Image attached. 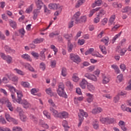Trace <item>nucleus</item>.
<instances>
[{
    "instance_id": "7",
    "label": "nucleus",
    "mask_w": 131,
    "mask_h": 131,
    "mask_svg": "<svg viewBox=\"0 0 131 131\" xmlns=\"http://www.w3.org/2000/svg\"><path fill=\"white\" fill-rule=\"evenodd\" d=\"M85 77H86L88 79H91V80H93V81H97L98 80V79H97V77L94 75H92L90 73H86L84 75Z\"/></svg>"
},
{
    "instance_id": "1",
    "label": "nucleus",
    "mask_w": 131,
    "mask_h": 131,
    "mask_svg": "<svg viewBox=\"0 0 131 131\" xmlns=\"http://www.w3.org/2000/svg\"><path fill=\"white\" fill-rule=\"evenodd\" d=\"M50 110L53 113V116L56 118H68V113L66 112H62L58 113L57 110H55L54 107H50Z\"/></svg>"
},
{
    "instance_id": "41",
    "label": "nucleus",
    "mask_w": 131,
    "mask_h": 131,
    "mask_svg": "<svg viewBox=\"0 0 131 131\" xmlns=\"http://www.w3.org/2000/svg\"><path fill=\"white\" fill-rule=\"evenodd\" d=\"M33 8V5L32 4L29 8H28L26 10V13L27 14H30V12L32 11V9Z\"/></svg>"
},
{
    "instance_id": "34",
    "label": "nucleus",
    "mask_w": 131,
    "mask_h": 131,
    "mask_svg": "<svg viewBox=\"0 0 131 131\" xmlns=\"http://www.w3.org/2000/svg\"><path fill=\"white\" fill-rule=\"evenodd\" d=\"M122 33V31H121L119 34L116 35L112 39V43H114V42H115V41L116 40V39H117V38H118V37H119V36H120V35H121V34Z\"/></svg>"
},
{
    "instance_id": "52",
    "label": "nucleus",
    "mask_w": 131,
    "mask_h": 131,
    "mask_svg": "<svg viewBox=\"0 0 131 131\" xmlns=\"http://www.w3.org/2000/svg\"><path fill=\"white\" fill-rule=\"evenodd\" d=\"M21 84L24 88H29L30 84L28 82H21Z\"/></svg>"
},
{
    "instance_id": "30",
    "label": "nucleus",
    "mask_w": 131,
    "mask_h": 131,
    "mask_svg": "<svg viewBox=\"0 0 131 131\" xmlns=\"http://www.w3.org/2000/svg\"><path fill=\"white\" fill-rule=\"evenodd\" d=\"M101 41L104 43L105 46H108V42H109V38L108 37H105L103 38Z\"/></svg>"
},
{
    "instance_id": "63",
    "label": "nucleus",
    "mask_w": 131,
    "mask_h": 131,
    "mask_svg": "<svg viewBox=\"0 0 131 131\" xmlns=\"http://www.w3.org/2000/svg\"><path fill=\"white\" fill-rule=\"evenodd\" d=\"M100 120L102 123H107V118H100Z\"/></svg>"
},
{
    "instance_id": "33",
    "label": "nucleus",
    "mask_w": 131,
    "mask_h": 131,
    "mask_svg": "<svg viewBox=\"0 0 131 131\" xmlns=\"http://www.w3.org/2000/svg\"><path fill=\"white\" fill-rule=\"evenodd\" d=\"M106 14V11H105L104 10L102 9L99 11V12L98 14L97 15L98 17H99L100 18H102L104 15Z\"/></svg>"
},
{
    "instance_id": "48",
    "label": "nucleus",
    "mask_w": 131,
    "mask_h": 131,
    "mask_svg": "<svg viewBox=\"0 0 131 131\" xmlns=\"http://www.w3.org/2000/svg\"><path fill=\"white\" fill-rule=\"evenodd\" d=\"M8 102V99L5 98H0V103L4 105V104H6Z\"/></svg>"
},
{
    "instance_id": "49",
    "label": "nucleus",
    "mask_w": 131,
    "mask_h": 131,
    "mask_svg": "<svg viewBox=\"0 0 131 131\" xmlns=\"http://www.w3.org/2000/svg\"><path fill=\"white\" fill-rule=\"evenodd\" d=\"M31 119H32V120H33V121L34 122V123L36 124H37L38 121V119H37V118H36L35 116L33 115L31 116Z\"/></svg>"
},
{
    "instance_id": "5",
    "label": "nucleus",
    "mask_w": 131,
    "mask_h": 131,
    "mask_svg": "<svg viewBox=\"0 0 131 131\" xmlns=\"http://www.w3.org/2000/svg\"><path fill=\"white\" fill-rule=\"evenodd\" d=\"M1 57L3 59V60H5L8 63V64H11L12 63V61H13V59L12 57L9 55H6L5 53H2L1 54Z\"/></svg>"
},
{
    "instance_id": "2",
    "label": "nucleus",
    "mask_w": 131,
    "mask_h": 131,
    "mask_svg": "<svg viewBox=\"0 0 131 131\" xmlns=\"http://www.w3.org/2000/svg\"><path fill=\"white\" fill-rule=\"evenodd\" d=\"M64 89H65L64 84H63L62 83H60L58 85V89L57 90V94L60 97L64 98V99H67V98H68V96H67L66 92H65Z\"/></svg>"
},
{
    "instance_id": "28",
    "label": "nucleus",
    "mask_w": 131,
    "mask_h": 131,
    "mask_svg": "<svg viewBox=\"0 0 131 131\" xmlns=\"http://www.w3.org/2000/svg\"><path fill=\"white\" fill-rule=\"evenodd\" d=\"M45 52H46V49H44L42 51H41L40 53V56L41 57L40 60H42V61H45V59H46V55H45Z\"/></svg>"
},
{
    "instance_id": "37",
    "label": "nucleus",
    "mask_w": 131,
    "mask_h": 131,
    "mask_svg": "<svg viewBox=\"0 0 131 131\" xmlns=\"http://www.w3.org/2000/svg\"><path fill=\"white\" fill-rule=\"evenodd\" d=\"M85 2V0H79L77 4L76 5V8H79L82 4H84Z\"/></svg>"
},
{
    "instance_id": "19",
    "label": "nucleus",
    "mask_w": 131,
    "mask_h": 131,
    "mask_svg": "<svg viewBox=\"0 0 131 131\" xmlns=\"http://www.w3.org/2000/svg\"><path fill=\"white\" fill-rule=\"evenodd\" d=\"M103 111V110L101 107H97L92 110V113L93 114H98V113H101Z\"/></svg>"
},
{
    "instance_id": "62",
    "label": "nucleus",
    "mask_w": 131,
    "mask_h": 131,
    "mask_svg": "<svg viewBox=\"0 0 131 131\" xmlns=\"http://www.w3.org/2000/svg\"><path fill=\"white\" fill-rule=\"evenodd\" d=\"M0 131H12L9 128L4 127H0Z\"/></svg>"
},
{
    "instance_id": "61",
    "label": "nucleus",
    "mask_w": 131,
    "mask_h": 131,
    "mask_svg": "<svg viewBox=\"0 0 131 131\" xmlns=\"http://www.w3.org/2000/svg\"><path fill=\"white\" fill-rule=\"evenodd\" d=\"M120 68L121 69V70L124 71L126 69V67L124 63H121L120 66Z\"/></svg>"
},
{
    "instance_id": "22",
    "label": "nucleus",
    "mask_w": 131,
    "mask_h": 131,
    "mask_svg": "<svg viewBox=\"0 0 131 131\" xmlns=\"http://www.w3.org/2000/svg\"><path fill=\"white\" fill-rule=\"evenodd\" d=\"M21 104L24 106V108H29V106H30V104L26 101V100H21L20 101Z\"/></svg>"
},
{
    "instance_id": "53",
    "label": "nucleus",
    "mask_w": 131,
    "mask_h": 131,
    "mask_svg": "<svg viewBox=\"0 0 131 131\" xmlns=\"http://www.w3.org/2000/svg\"><path fill=\"white\" fill-rule=\"evenodd\" d=\"M43 113L44 115L46 116L47 118H48V119H51V115L49 114V112H48L47 111H44Z\"/></svg>"
},
{
    "instance_id": "64",
    "label": "nucleus",
    "mask_w": 131,
    "mask_h": 131,
    "mask_svg": "<svg viewBox=\"0 0 131 131\" xmlns=\"http://www.w3.org/2000/svg\"><path fill=\"white\" fill-rule=\"evenodd\" d=\"M129 85L126 87L127 91H131V79L129 81Z\"/></svg>"
},
{
    "instance_id": "47",
    "label": "nucleus",
    "mask_w": 131,
    "mask_h": 131,
    "mask_svg": "<svg viewBox=\"0 0 131 131\" xmlns=\"http://www.w3.org/2000/svg\"><path fill=\"white\" fill-rule=\"evenodd\" d=\"M87 88L89 91H90V92H94V91H95V87L93 85H88Z\"/></svg>"
},
{
    "instance_id": "38",
    "label": "nucleus",
    "mask_w": 131,
    "mask_h": 131,
    "mask_svg": "<svg viewBox=\"0 0 131 131\" xmlns=\"http://www.w3.org/2000/svg\"><path fill=\"white\" fill-rule=\"evenodd\" d=\"M7 106L8 108H9L10 111H13L14 110V108L12 106V103L9 101V99H8V101H7Z\"/></svg>"
},
{
    "instance_id": "24",
    "label": "nucleus",
    "mask_w": 131,
    "mask_h": 131,
    "mask_svg": "<svg viewBox=\"0 0 131 131\" xmlns=\"http://www.w3.org/2000/svg\"><path fill=\"white\" fill-rule=\"evenodd\" d=\"M62 126L64 127L65 131H68V129L70 128V127L68 126V123L65 120L62 122Z\"/></svg>"
},
{
    "instance_id": "31",
    "label": "nucleus",
    "mask_w": 131,
    "mask_h": 131,
    "mask_svg": "<svg viewBox=\"0 0 131 131\" xmlns=\"http://www.w3.org/2000/svg\"><path fill=\"white\" fill-rule=\"evenodd\" d=\"M122 79H123V75H122V74H121L117 76L116 81L118 83H119L121 82V81H122Z\"/></svg>"
},
{
    "instance_id": "29",
    "label": "nucleus",
    "mask_w": 131,
    "mask_h": 131,
    "mask_svg": "<svg viewBox=\"0 0 131 131\" xmlns=\"http://www.w3.org/2000/svg\"><path fill=\"white\" fill-rule=\"evenodd\" d=\"M102 78H103L102 79L103 83H104V84L108 83V82L110 81V79H109V78L106 76H103Z\"/></svg>"
},
{
    "instance_id": "46",
    "label": "nucleus",
    "mask_w": 131,
    "mask_h": 131,
    "mask_svg": "<svg viewBox=\"0 0 131 131\" xmlns=\"http://www.w3.org/2000/svg\"><path fill=\"white\" fill-rule=\"evenodd\" d=\"M44 13L47 15H49L51 13V10H49L46 5H44Z\"/></svg>"
},
{
    "instance_id": "39",
    "label": "nucleus",
    "mask_w": 131,
    "mask_h": 131,
    "mask_svg": "<svg viewBox=\"0 0 131 131\" xmlns=\"http://www.w3.org/2000/svg\"><path fill=\"white\" fill-rule=\"evenodd\" d=\"M115 120L114 119L109 118V117H106V124H110L113 123Z\"/></svg>"
},
{
    "instance_id": "11",
    "label": "nucleus",
    "mask_w": 131,
    "mask_h": 131,
    "mask_svg": "<svg viewBox=\"0 0 131 131\" xmlns=\"http://www.w3.org/2000/svg\"><path fill=\"white\" fill-rule=\"evenodd\" d=\"M16 94L17 95V98L18 99L16 100V102L17 103H19V104L21 103V101H22V97H23V94H22V92L17 91L16 92Z\"/></svg>"
},
{
    "instance_id": "60",
    "label": "nucleus",
    "mask_w": 131,
    "mask_h": 131,
    "mask_svg": "<svg viewBox=\"0 0 131 131\" xmlns=\"http://www.w3.org/2000/svg\"><path fill=\"white\" fill-rule=\"evenodd\" d=\"M31 55L34 57V58H36V59H38V57H39V55L37 53L34 52H31Z\"/></svg>"
},
{
    "instance_id": "54",
    "label": "nucleus",
    "mask_w": 131,
    "mask_h": 131,
    "mask_svg": "<svg viewBox=\"0 0 131 131\" xmlns=\"http://www.w3.org/2000/svg\"><path fill=\"white\" fill-rule=\"evenodd\" d=\"M67 86L70 88V89H73V84L71 83L70 81H67L66 83Z\"/></svg>"
},
{
    "instance_id": "18",
    "label": "nucleus",
    "mask_w": 131,
    "mask_h": 131,
    "mask_svg": "<svg viewBox=\"0 0 131 131\" xmlns=\"http://www.w3.org/2000/svg\"><path fill=\"white\" fill-rule=\"evenodd\" d=\"M5 50L6 52V53H8V54H11V53H15V50L13 49H12L11 47H9L8 46H5Z\"/></svg>"
},
{
    "instance_id": "6",
    "label": "nucleus",
    "mask_w": 131,
    "mask_h": 131,
    "mask_svg": "<svg viewBox=\"0 0 131 131\" xmlns=\"http://www.w3.org/2000/svg\"><path fill=\"white\" fill-rule=\"evenodd\" d=\"M49 8L51 10H57V9H60V11H62V8H61V6L59 4H50L48 6Z\"/></svg>"
},
{
    "instance_id": "56",
    "label": "nucleus",
    "mask_w": 131,
    "mask_h": 131,
    "mask_svg": "<svg viewBox=\"0 0 131 131\" xmlns=\"http://www.w3.org/2000/svg\"><path fill=\"white\" fill-rule=\"evenodd\" d=\"M19 33L21 34V37H23V36L25 34V30L24 28L20 29L19 30Z\"/></svg>"
},
{
    "instance_id": "25",
    "label": "nucleus",
    "mask_w": 131,
    "mask_h": 131,
    "mask_svg": "<svg viewBox=\"0 0 131 131\" xmlns=\"http://www.w3.org/2000/svg\"><path fill=\"white\" fill-rule=\"evenodd\" d=\"M43 40H45V39L43 38H38L36 39H35L33 42H34V43H40V42H42L43 41Z\"/></svg>"
},
{
    "instance_id": "13",
    "label": "nucleus",
    "mask_w": 131,
    "mask_h": 131,
    "mask_svg": "<svg viewBox=\"0 0 131 131\" xmlns=\"http://www.w3.org/2000/svg\"><path fill=\"white\" fill-rule=\"evenodd\" d=\"M73 44L71 43V41H70V40H68L67 50L69 53H71V52H72V50H73Z\"/></svg>"
},
{
    "instance_id": "57",
    "label": "nucleus",
    "mask_w": 131,
    "mask_h": 131,
    "mask_svg": "<svg viewBox=\"0 0 131 131\" xmlns=\"http://www.w3.org/2000/svg\"><path fill=\"white\" fill-rule=\"evenodd\" d=\"M40 69H42L43 71H45L46 70V64L43 62H41L40 63Z\"/></svg>"
},
{
    "instance_id": "23",
    "label": "nucleus",
    "mask_w": 131,
    "mask_h": 131,
    "mask_svg": "<svg viewBox=\"0 0 131 131\" xmlns=\"http://www.w3.org/2000/svg\"><path fill=\"white\" fill-rule=\"evenodd\" d=\"M9 24L11 27L14 29H16V28H17V23H16V21L11 20L9 21Z\"/></svg>"
},
{
    "instance_id": "3",
    "label": "nucleus",
    "mask_w": 131,
    "mask_h": 131,
    "mask_svg": "<svg viewBox=\"0 0 131 131\" xmlns=\"http://www.w3.org/2000/svg\"><path fill=\"white\" fill-rule=\"evenodd\" d=\"M79 116V123L78 126L79 127L83 121V117H88V113L84 112L83 110H80V113L78 114Z\"/></svg>"
},
{
    "instance_id": "36",
    "label": "nucleus",
    "mask_w": 131,
    "mask_h": 131,
    "mask_svg": "<svg viewBox=\"0 0 131 131\" xmlns=\"http://www.w3.org/2000/svg\"><path fill=\"white\" fill-rule=\"evenodd\" d=\"M99 49L101 51L102 53H103L104 55L107 54V52L106 51V47L104 46H99Z\"/></svg>"
},
{
    "instance_id": "59",
    "label": "nucleus",
    "mask_w": 131,
    "mask_h": 131,
    "mask_svg": "<svg viewBox=\"0 0 131 131\" xmlns=\"http://www.w3.org/2000/svg\"><path fill=\"white\" fill-rule=\"evenodd\" d=\"M12 131H23V130L20 127L16 126L13 127Z\"/></svg>"
},
{
    "instance_id": "50",
    "label": "nucleus",
    "mask_w": 131,
    "mask_h": 131,
    "mask_svg": "<svg viewBox=\"0 0 131 131\" xmlns=\"http://www.w3.org/2000/svg\"><path fill=\"white\" fill-rule=\"evenodd\" d=\"M5 117L7 121H9V122L12 121V119H13L11 117L10 115L8 114H5Z\"/></svg>"
},
{
    "instance_id": "43",
    "label": "nucleus",
    "mask_w": 131,
    "mask_h": 131,
    "mask_svg": "<svg viewBox=\"0 0 131 131\" xmlns=\"http://www.w3.org/2000/svg\"><path fill=\"white\" fill-rule=\"evenodd\" d=\"M74 19L72 18L71 21L69 22L68 24V28L69 29H70V28H72V27H73V25L74 24V20H73Z\"/></svg>"
},
{
    "instance_id": "14",
    "label": "nucleus",
    "mask_w": 131,
    "mask_h": 131,
    "mask_svg": "<svg viewBox=\"0 0 131 131\" xmlns=\"http://www.w3.org/2000/svg\"><path fill=\"white\" fill-rule=\"evenodd\" d=\"M40 9H39L38 8H37V9H35L33 12V19L34 20H36V18H37V16H38V14H39V13H40Z\"/></svg>"
},
{
    "instance_id": "12",
    "label": "nucleus",
    "mask_w": 131,
    "mask_h": 131,
    "mask_svg": "<svg viewBox=\"0 0 131 131\" xmlns=\"http://www.w3.org/2000/svg\"><path fill=\"white\" fill-rule=\"evenodd\" d=\"M86 21V16H83L78 19V21H76V24H79L85 23Z\"/></svg>"
},
{
    "instance_id": "58",
    "label": "nucleus",
    "mask_w": 131,
    "mask_h": 131,
    "mask_svg": "<svg viewBox=\"0 0 131 131\" xmlns=\"http://www.w3.org/2000/svg\"><path fill=\"white\" fill-rule=\"evenodd\" d=\"M16 111L18 112L19 115H21V114H23V110H22V108L20 107H17L16 108Z\"/></svg>"
},
{
    "instance_id": "44",
    "label": "nucleus",
    "mask_w": 131,
    "mask_h": 131,
    "mask_svg": "<svg viewBox=\"0 0 131 131\" xmlns=\"http://www.w3.org/2000/svg\"><path fill=\"white\" fill-rule=\"evenodd\" d=\"M63 37H64V38H66V39H68V40H70V38L72 37V34H68V33H66V34H64L63 35Z\"/></svg>"
},
{
    "instance_id": "55",
    "label": "nucleus",
    "mask_w": 131,
    "mask_h": 131,
    "mask_svg": "<svg viewBox=\"0 0 131 131\" xmlns=\"http://www.w3.org/2000/svg\"><path fill=\"white\" fill-rule=\"evenodd\" d=\"M19 116L21 121H26V116L25 115L22 114L21 115H19Z\"/></svg>"
},
{
    "instance_id": "4",
    "label": "nucleus",
    "mask_w": 131,
    "mask_h": 131,
    "mask_svg": "<svg viewBox=\"0 0 131 131\" xmlns=\"http://www.w3.org/2000/svg\"><path fill=\"white\" fill-rule=\"evenodd\" d=\"M70 58L71 60H72V61H73V62H75V63H79V62L81 61L80 58L78 55H75L73 53L70 54Z\"/></svg>"
},
{
    "instance_id": "9",
    "label": "nucleus",
    "mask_w": 131,
    "mask_h": 131,
    "mask_svg": "<svg viewBox=\"0 0 131 131\" xmlns=\"http://www.w3.org/2000/svg\"><path fill=\"white\" fill-rule=\"evenodd\" d=\"M115 15H113L108 20V26H114L115 25Z\"/></svg>"
},
{
    "instance_id": "42",
    "label": "nucleus",
    "mask_w": 131,
    "mask_h": 131,
    "mask_svg": "<svg viewBox=\"0 0 131 131\" xmlns=\"http://www.w3.org/2000/svg\"><path fill=\"white\" fill-rule=\"evenodd\" d=\"M14 71H16V73L17 74H19V75H25V73L23 72V71H21L20 70H19L18 69H15Z\"/></svg>"
},
{
    "instance_id": "35",
    "label": "nucleus",
    "mask_w": 131,
    "mask_h": 131,
    "mask_svg": "<svg viewBox=\"0 0 131 131\" xmlns=\"http://www.w3.org/2000/svg\"><path fill=\"white\" fill-rule=\"evenodd\" d=\"M46 92L48 95H49L51 96V97H53L54 96V93H53V91H52L51 88H48L46 90Z\"/></svg>"
},
{
    "instance_id": "21",
    "label": "nucleus",
    "mask_w": 131,
    "mask_h": 131,
    "mask_svg": "<svg viewBox=\"0 0 131 131\" xmlns=\"http://www.w3.org/2000/svg\"><path fill=\"white\" fill-rule=\"evenodd\" d=\"M21 58L25 59V60H27V61H29V62L32 61V59H31V57L29 56L28 54H24L21 55Z\"/></svg>"
},
{
    "instance_id": "32",
    "label": "nucleus",
    "mask_w": 131,
    "mask_h": 131,
    "mask_svg": "<svg viewBox=\"0 0 131 131\" xmlns=\"http://www.w3.org/2000/svg\"><path fill=\"white\" fill-rule=\"evenodd\" d=\"M93 126L95 129H98L99 128V122L98 120H95L94 122H93Z\"/></svg>"
},
{
    "instance_id": "15",
    "label": "nucleus",
    "mask_w": 131,
    "mask_h": 131,
    "mask_svg": "<svg viewBox=\"0 0 131 131\" xmlns=\"http://www.w3.org/2000/svg\"><path fill=\"white\" fill-rule=\"evenodd\" d=\"M86 96L88 97L86 99L87 102H88V103H92L94 100V95L91 94V93H87Z\"/></svg>"
},
{
    "instance_id": "8",
    "label": "nucleus",
    "mask_w": 131,
    "mask_h": 131,
    "mask_svg": "<svg viewBox=\"0 0 131 131\" xmlns=\"http://www.w3.org/2000/svg\"><path fill=\"white\" fill-rule=\"evenodd\" d=\"M6 76L8 77L10 80L13 81L14 82L18 81V77L14 76V74H11L10 75L6 74Z\"/></svg>"
},
{
    "instance_id": "27",
    "label": "nucleus",
    "mask_w": 131,
    "mask_h": 131,
    "mask_svg": "<svg viewBox=\"0 0 131 131\" xmlns=\"http://www.w3.org/2000/svg\"><path fill=\"white\" fill-rule=\"evenodd\" d=\"M79 16H80V12H77V13H76V14H74L72 19L75 20V21H76V22L77 21H78V19H79Z\"/></svg>"
},
{
    "instance_id": "10",
    "label": "nucleus",
    "mask_w": 131,
    "mask_h": 131,
    "mask_svg": "<svg viewBox=\"0 0 131 131\" xmlns=\"http://www.w3.org/2000/svg\"><path fill=\"white\" fill-rule=\"evenodd\" d=\"M35 4L37 9L39 10L41 9V7L45 6L41 0H35Z\"/></svg>"
},
{
    "instance_id": "40",
    "label": "nucleus",
    "mask_w": 131,
    "mask_h": 131,
    "mask_svg": "<svg viewBox=\"0 0 131 131\" xmlns=\"http://www.w3.org/2000/svg\"><path fill=\"white\" fill-rule=\"evenodd\" d=\"M61 75L64 77L67 75V70L65 68H62L61 69Z\"/></svg>"
},
{
    "instance_id": "17",
    "label": "nucleus",
    "mask_w": 131,
    "mask_h": 131,
    "mask_svg": "<svg viewBox=\"0 0 131 131\" xmlns=\"http://www.w3.org/2000/svg\"><path fill=\"white\" fill-rule=\"evenodd\" d=\"M86 84H88V81L86 80L85 79H83L82 81L80 83V85L83 89H85Z\"/></svg>"
},
{
    "instance_id": "20",
    "label": "nucleus",
    "mask_w": 131,
    "mask_h": 131,
    "mask_svg": "<svg viewBox=\"0 0 131 131\" xmlns=\"http://www.w3.org/2000/svg\"><path fill=\"white\" fill-rule=\"evenodd\" d=\"M102 4V0H95V2L94 3L92 4V7L95 8L97 6H101V4Z\"/></svg>"
},
{
    "instance_id": "16",
    "label": "nucleus",
    "mask_w": 131,
    "mask_h": 131,
    "mask_svg": "<svg viewBox=\"0 0 131 131\" xmlns=\"http://www.w3.org/2000/svg\"><path fill=\"white\" fill-rule=\"evenodd\" d=\"M7 88H8L9 91H10V93H12V94H15V93H17V91L18 90H16L15 87L11 86L10 85H7Z\"/></svg>"
},
{
    "instance_id": "45",
    "label": "nucleus",
    "mask_w": 131,
    "mask_h": 131,
    "mask_svg": "<svg viewBox=\"0 0 131 131\" xmlns=\"http://www.w3.org/2000/svg\"><path fill=\"white\" fill-rule=\"evenodd\" d=\"M120 27V25H115L113 26V28H112L111 31H116L118 28Z\"/></svg>"
},
{
    "instance_id": "51",
    "label": "nucleus",
    "mask_w": 131,
    "mask_h": 131,
    "mask_svg": "<svg viewBox=\"0 0 131 131\" xmlns=\"http://www.w3.org/2000/svg\"><path fill=\"white\" fill-rule=\"evenodd\" d=\"M77 74H74L73 76V80L75 81V82H77L78 80H79V78L76 76Z\"/></svg>"
},
{
    "instance_id": "26",
    "label": "nucleus",
    "mask_w": 131,
    "mask_h": 131,
    "mask_svg": "<svg viewBox=\"0 0 131 131\" xmlns=\"http://www.w3.org/2000/svg\"><path fill=\"white\" fill-rule=\"evenodd\" d=\"M122 13H129V14H131V8L127 6L125 7L124 9L122 10Z\"/></svg>"
}]
</instances>
